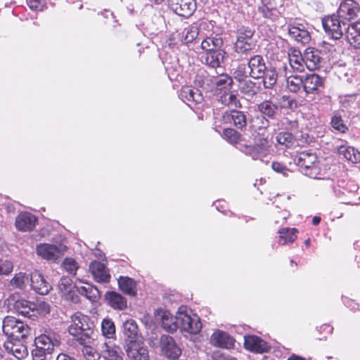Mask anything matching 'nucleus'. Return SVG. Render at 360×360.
<instances>
[{
	"label": "nucleus",
	"mask_w": 360,
	"mask_h": 360,
	"mask_svg": "<svg viewBox=\"0 0 360 360\" xmlns=\"http://www.w3.org/2000/svg\"><path fill=\"white\" fill-rule=\"evenodd\" d=\"M118 285L124 293L130 296L136 295V283L134 279L127 276H120L118 279Z\"/></svg>",
	"instance_id": "obj_36"
},
{
	"label": "nucleus",
	"mask_w": 360,
	"mask_h": 360,
	"mask_svg": "<svg viewBox=\"0 0 360 360\" xmlns=\"http://www.w3.org/2000/svg\"><path fill=\"white\" fill-rule=\"evenodd\" d=\"M244 345L246 349L258 353L268 352L270 348L266 342L255 335L245 337Z\"/></svg>",
	"instance_id": "obj_25"
},
{
	"label": "nucleus",
	"mask_w": 360,
	"mask_h": 360,
	"mask_svg": "<svg viewBox=\"0 0 360 360\" xmlns=\"http://www.w3.org/2000/svg\"><path fill=\"white\" fill-rule=\"evenodd\" d=\"M60 344V336L51 329H45L43 333L35 338L36 348L32 349V355L33 357H46V354H51L54 347Z\"/></svg>",
	"instance_id": "obj_3"
},
{
	"label": "nucleus",
	"mask_w": 360,
	"mask_h": 360,
	"mask_svg": "<svg viewBox=\"0 0 360 360\" xmlns=\"http://www.w3.org/2000/svg\"><path fill=\"white\" fill-rule=\"evenodd\" d=\"M223 45V40L221 37H209L203 39L201 42V49L205 52L213 51L221 49Z\"/></svg>",
	"instance_id": "obj_40"
},
{
	"label": "nucleus",
	"mask_w": 360,
	"mask_h": 360,
	"mask_svg": "<svg viewBox=\"0 0 360 360\" xmlns=\"http://www.w3.org/2000/svg\"><path fill=\"white\" fill-rule=\"evenodd\" d=\"M32 288L38 294L47 295L51 289V284L45 279L44 276L35 271L30 274Z\"/></svg>",
	"instance_id": "obj_19"
},
{
	"label": "nucleus",
	"mask_w": 360,
	"mask_h": 360,
	"mask_svg": "<svg viewBox=\"0 0 360 360\" xmlns=\"http://www.w3.org/2000/svg\"><path fill=\"white\" fill-rule=\"evenodd\" d=\"M237 148L240 151L243 153L245 155L251 157L253 160H263L262 155H261L255 145L252 146L242 143H239V146H237Z\"/></svg>",
	"instance_id": "obj_46"
},
{
	"label": "nucleus",
	"mask_w": 360,
	"mask_h": 360,
	"mask_svg": "<svg viewBox=\"0 0 360 360\" xmlns=\"http://www.w3.org/2000/svg\"><path fill=\"white\" fill-rule=\"evenodd\" d=\"M233 77L227 74H221L217 77H212V89L215 87L219 89L231 87L233 84Z\"/></svg>",
	"instance_id": "obj_43"
},
{
	"label": "nucleus",
	"mask_w": 360,
	"mask_h": 360,
	"mask_svg": "<svg viewBox=\"0 0 360 360\" xmlns=\"http://www.w3.org/2000/svg\"><path fill=\"white\" fill-rule=\"evenodd\" d=\"M13 266L12 261L6 259H0V275H9L13 271Z\"/></svg>",
	"instance_id": "obj_58"
},
{
	"label": "nucleus",
	"mask_w": 360,
	"mask_h": 360,
	"mask_svg": "<svg viewBox=\"0 0 360 360\" xmlns=\"http://www.w3.org/2000/svg\"><path fill=\"white\" fill-rule=\"evenodd\" d=\"M63 269L71 275H76L77 270L79 268V265L75 259L72 258H65L63 264Z\"/></svg>",
	"instance_id": "obj_57"
},
{
	"label": "nucleus",
	"mask_w": 360,
	"mask_h": 360,
	"mask_svg": "<svg viewBox=\"0 0 360 360\" xmlns=\"http://www.w3.org/2000/svg\"><path fill=\"white\" fill-rule=\"evenodd\" d=\"M337 152L352 163L360 162V152L354 147L341 145L337 147Z\"/></svg>",
	"instance_id": "obj_35"
},
{
	"label": "nucleus",
	"mask_w": 360,
	"mask_h": 360,
	"mask_svg": "<svg viewBox=\"0 0 360 360\" xmlns=\"http://www.w3.org/2000/svg\"><path fill=\"white\" fill-rule=\"evenodd\" d=\"M297 233L295 229L284 228L278 231L279 233V244L284 245L288 243H293L297 238L296 233Z\"/></svg>",
	"instance_id": "obj_45"
},
{
	"label": "nucleus",
	"mask_w": 360,
	"mask_h": 360,
	"mask_svg": "<svg viewBox=\"0 0 360 360\" xmlns=\"http://www.w3.org/2000/svg\"><path fill=\"white\" fill-rule=\"evenodd\" d=\"M257 9L259 13H260L264 18L274 19L276 17L274 15L276 8L273 4L260 5L258 6Z\"/></svg>",
	"instance_id": "obj_56"
},
{
	"label": "nucleus",
	"mask_w": 360,
	"mask_h": 360,
	"mask_svg": "<svg viewBox=\"0 0 360 360\" xmlns=\"http://www.w3.org/2000/svg\"><path fill=\"white\" fill-rule=\"evenodd\" d=\"M322 25L326 33L333 39L342 38L348 26L347 22L335 14L323 18Z\"/></svg>",
	"instance_id": "obj_6"
},
{
	"label": "nucleus",
	"mask_w": 360,
	"mask_h": 360,
	"mask_svg": "<svg viewBox=\"0 0 360 360\" xmlns=\"http://www.w3.org/2000/svg\"><path fill=\"white\" fill-rule=\"evenodd\" d=\"M195 84L205 89H212V77L205 75L203 72L198 73L195 77Z\"/></svg>",
	"instance_id": "obj_53"
},
{
	"label": "nucleus",
	"mask_w": 360,
	"mask_h": 360,
	"mask_svg": "<svg viewBox=\"0 0 360 360\" xmlns=\"http://www.w3.org/2000/svg\"><path fill=\"white\" fill-rule=\"evenodd\" d=\"M27 3L32 10H40L42 7L41 0H27Z\"/></svg>",
	"instance_id": "obj_64"
},
{
	"label": "nucleus",
	"mask_w": 360,
	"mask_h": 360,
	"mask_svg": "<svg viewBox=\"0 0 360 360\" xmlns=\"http://www.w3.org/2000/svg\"><path fill=\"white\" fill-rule=\"evenodd\" d=\"M66 250V247L63 245H56L48 243H42L37 246V253L42 258L56 261Z\"/></svg>",
	"instance_id": "obj_10"
},
{
	"label": "nucleus",
	"mask_w": 360,
	"mask_h": 360,
	"mask_svg": "<svg viewBox=\"0 0 360 360\" xmlns=\"http://www.w3.org/2000/svg\"><path fill=\"white\" fill-rule=\"evenodd\" d=\"M360 12V6L354 0H345L338 10V15L344 21H350L356 18Z\"/></svg>",
	"instance_id": "obj_13"
},
{
	"label": "nucleus",
	"mask_w": 360,
	"mask_h": 360,
	"mask_svg": "<svg viewBox=\"0 0 360 360\" xmlns=\"http://www.w3.org/2000/svg\"><path fill=\"white\" fill-rule=\"evenodd\" d=\"M72 280L68 277H63L58 283V289L63 294H67V298L70 299L73 302H77L78 298L74 296V292L71 290Z\"/></svg>",
	"instance_id": "obj_42"
},
{
	"label": "nucleus",
	"mask_w": 360,
	"mask_h": 360,
	"mask_svg": "<svg viewBox=\"0 0 360 360\" xmlns=\"http://www.w3.org/2000/svg\"><path fill=\"white\" fill-rule=\"evenodd\" d=\"M222 137L231 144H237V146H239V143H242L243 141L241 134L231 128L224 129Z\"/></svg>",
	"instance_id": "obj_47"
},
{
	"label": "nucleus",
	"mask_w": 360,
	"mask_h": 360,
	"mask_svg": "<svg viewBox=\"0 0 360 360\" xmlns=\"http://www.w3.org/2000/svg\"><path fill=\"white\" fill-rule=\"evenodd\" d=\"M29 280V276L25 273L20 272L16 274L11 280V285L19 289H23L26 283Z\"/></svg>",
	"instance_id": "obj_52"
},
{
	"label": "nucleus",
	"mask_w": 360,
	"mask_h": 360,
	"mask_svg": "<svg viewBox=\"0 0 360 360\" xmlns=\"http://www.w3.org/2000/svg\"><path fill=\"white\" fill-rule=\"evenodd\" d=\"M288 34L295 41L302 44H307L311 40L309 32L302 24H299L297 26L290 25L288 26Z\"/></svg>",
	"instance_id": "obj_28"
},
{
	"label": "nucleus",
	"mask_w": 360,
	"mask_h": 360,
	"mask_svg": "<svg viewBox=\"0 0 360 360\" xmlns=\"http://www.w3.org/2000/svg\"><path fill=\"white\" fill-rule=\"evenodd\" d=\"M303 56L308 69L314 70L321 66L323 58L319 50L309 47L304 51Z\"/></svg>",
	"instance_id": "obj_23"
},
{
	"label": "nucleus",
	"mask_w": 360,
	"mask_h": 360,
	"mask_svg": "<svg viewBox=\"0 0 360 360\" xmlns=\"http://www.w3.org/2000/svg\"><path fill=\"white\" fill-rule=\"evenodd\" d=\"M69 333L75 338L79 345L91 344L94 334L93 323L89 322V318L81 313L71 316V324L68 326Z\"/></svg>",
	"instance_id": "obj_1"
},
{
	"label": "nucleus",
	"mask_w": 360,
	"mask_h": 360,
	"mask_svg": "<svg viewBox=\"0 0 360 360\" xmlns=\"http://www.w3.org/2000/svg\"><path fill=\"white\" fill-rule=\"evenodd\" d=\"M180 96L182 99L194 103H200L203 101V96L200 91L191 86H184L181 89Z\"/></svg>",
	"instance_id": "obj_34"
},
{
	"label": "nucleus",
	"mask_w": 360,
	"mask_h": 360,
	"mask_svg": "<svg viewBox=\"0 0 360 360\" xmlns=\"http://www.w3.org/2000/svg\"><path fill=\"white\" fill-rule=\"evenodd\" d=\"M282 100L284 103L286 102V104L285 103V106L288 108L292 109L297 106L295 100L291 98L290 96H283Z\"/></svg>",
	"instance_id": "obj_63"
},
{
	"label": "nucleus",
	"mask_w": 360,
	"mask_h": 360,
	"mask_svg": "<svg viewBox=\"0 0 360 360\" xmlns=\"http://www.w3.org/2000/svg\"><path fill=\"white\" fill-rule=\"evenodd\" d=\"M179 311L174 316L168 311H164L161 315L162 327L168 332H175L179 327Z\"/></svg>",
	"instance_id": "obj_29"
},
{
	"label": "nucleus",
	"mask_w": 360,
	"mask_h": 360,
	"mask_svg": "<svg viewBox=\"0 0 360 360\" xmlns=\"http://www.w3.org/2000/svg\"><path fill=\"white\" fill-rule=\"evenodd\" d=\"M78 281L81 283H85L86 285L79 286L75 285V288H76L77 292L81 295L85 297L91 302H97L101 297V293L98 289L88 282H85L80 279H78Z\"/></svg>",
	"instance_id": "obj_26"
},
{
	"label": "nucleus",
	"mask_w": 360,
	"mask_h": 360,
	"mask_svg": "<svg viewBox=\"0 0 360 360\" xmlns=\"http://www.w3.org/2000/svg\"><path fill=\"white\" fill-rule=\"evenodd\" d=\"M210 343L216 347L230 349L234 347V340L226 333L214 331L210 337Z\"/></svg>",
	"instance_id": "obj_24"
},
{
	"label": "nucleus",
	"mask_w": 360,
	"mask_h": 360,
	"mask_svg": "<svg viewBox=\"0 0 360 360\" xmlns=\"http://www.w3.org/2000/svg\"><path fill=\"white\" fill-rule=\"evenodd\" d=\"M321 186L330 187L333 190L335 195L340 198L342 203L345 204H358L353 197H356V191L358 186L352 181L346 179H338L335 183L334 180L330 179H322Z\"/></svg>",
	"instance_id": "obj_2"
},
{
	"label": "nucleus",
	"mask_w": 360,
	"mask_h": 360,
	"mask_svg": "<svg viewBox=\"0 0 360 360\" xmlns=\"http://www.w3.org/2000/svg\"><path fill=\"white\" fill-rule=\"evenodd\" d=\"M124 347L131 360H148V351L141 341L124 343Z\"/></svg>",
	"instance_id": "obj_16"
},
{
	"label": "nucleus",
	"mask_w": 360,
	"mask_h": 360,
	"mask_svg": "<svg viewBox=\"0 0 360 360\" xmlns=\"http://www.w3.org/2000/svg\"><path fill=\"white\" fill-rule=\"evenodd\" d=\"M221 103L226 105L235 108H240L241 104L240 101L238 99L237 95L231 93L224 95L221 98Z\"/></svg>",
	"instance_id": "obj_54"
},
{
	"label": "nucleus",
	"mask_w": 360,
	"mask_h": 360,
	"mask_svg": "<svg viewBox=\"0 0 360 360\" xmlns=\"http://www.w3.org/2000/svg\"><path fill=\"white\" fill-rule=\"evenodd\" d=\"M35 304L36 308H34V311L36 310L39 314L45 315L50 312V306L47 302H38Z\"/></svg>",
	"instance_id": "obj_61"
},
{
	"label": "nucleus",
	"mask_w": 360,
	"mask_h": 360,
	"mask_svg": "<svg viewBox=\"0 0 360 360\" xmlns=\"http://www.w3.org/2000/svg\"><path fill=\"white\" fill-rule=\"evenodd\" d=\"M254 31L243 27L238 31L237 40L234 44L235 51L238 54L248 55L254 49L255 41L253 39Z\"/></svg>",
	"instance_id": "obj_7"
},
{
	"label": "nucleus",
	"mask_w": 360,
	"mask_h": 360,
	"mask_svg": "<svg viewBox=\"0 0 360 360\" xmlns=\"http://www.w3.org/2000/svg\"><path fill=\"white\" fill-rule=\"evenodd\" d=\"M248 69L250 72V77L254 79H259L263 77L265 70L268 68L265 60L261 55L250 56L248 62Z\"/></svg>",
	"instance_id": "obj_14"
},
{
	"label": "nucleus",
	"mask_w": 360,
	"mask_h": 360,
	"mask_svg": "<svg viewBox=\"0 0 360 360\" xmlns=\"http://www.w3.org/2000/svg\"><path fill=\"white\" fill-rule=\"evenodd\" d=\"M261 79H262L263 86L265 89H272L278 80V72L276 68L268 67Z\"/></svg>",
	"instance_id": "obj_39"
},
{
	"label": "nucleus",
	"mask_w": 360,
	"mask_h": 360,
	"mask_svg": "<svg viewBox=\"0 0 360 360\" xmlns=\"http://www.w3.org/2000/svg\"><path fill=\"white\" fill-rule=\"evenodd\" d=\"M181 40L184 44L193 42L199 34V29L195 25H191L185 27L181 33Z\"/></svg>",
	"instance_id": "obj_44"
},
{
	"label": "nucleus",
	"mask_w": 360,
	"mask_h": 360,
	"mask_svg": "<svg viewBox=\"0 0 360 360\" xmlns=\"http://www.w3.org/2000/svg\"><path fill=\"white\" fill-rule=\"evenodd\" d=\"M325 79L317 74H307L303 76V91L307 95L319 94L323 89Z\"/></svg>",
	"instance_id": "obj_11"
},
{
	"label": "nucleus",
	"mask_w": 360,
	"mask_h": 360,
	"mask_svg": "<svg viewBox=\"0 0 360 360\" xmlns=\"http://www.w3.org/2000/svg\"><path fill=\"white\" fill-rule=\"evenodd\" d=\"M105 299L112 309L124 310L127 307V301L121 294L115 291H108L105 294Z\"/></svg>",
	"instance_id": "obj_27"
},
{
	"label": "nucleus",
	"mask_w": 360,
	"mask_h": 360,
	"mask_svg": "<svg viewBox=\"0 0 360 360\" xmlns=\"http://www.w3.org/2000/svg\"><path fill=\"white\" fill-rule=\"evenodd\" d=\"M330 124L335 130L340 133H345L348 130V127L344 122L341 115L338 114H335L332 117Z\"/></svg>",
	"instance_id": "obj_50"
},
{
	"label": "nucleus",
	"mask_w": 360,
	"mask_h": 360,
	"mask_svg": "<svg viewBox=\"0 0 360 360\" xmlns=\"http://www.w3.org/2000/svg\"><path fill=\"white\" fill-rule=\"evenodd\" d=\"M276 138L278 143L283 145L286 148L292 147L297 142L295 137L289 132H281Z\"/></svg>",
	"instance_id": "obj_49"
},
{
	"label": "nucleus",
	"mask_w": 360,
	"mask_h": 360,
	"mask_svg": "<svg viewBox=\"0 0 360 360\" xmlns=\"http://www.w3.org/2000/svg\"><path fill=\"white\" fill-rule=\"evenodd\" d=\"M38 222L37 217L29 212H21L15 218L16 229L22 232L31 231Z\"/></svg>",
	"instance_id": "obj_15"
},
{
	"label": "nucleus",
	"mask_w": 360,
	"mask_h": 360,
	"mask_svg": "<svg viewBox=\"0 0 360 360\" xmlns=\"http://www.w3.org/2000/svg\"><path fill=\"white\" fill-rule=\"evenodd\" d=\"M99 349L106 360H123L119 347L104 342L99 345Z\"/></svg>",
	"instance_id": "obj_32"
},
{
	"label": "nucleus",
	"mask_w": 360,
	"mask_h": 360,
	"mask_svg": "<svg viewBox=\"0 0 360 360\" xmlns=\"http://www.w3.org/2000/svg\"><path fill=\"white\" fill-rule=\"evenodd\" d=\"M22 340H6L4 344L5 350L20 360L28 355V350Z\"/></svg>",
	"instance_id": "obj_21"
},
{
	"label": "nucleus",
	"mask_w": 360,
	"mask_h": 360,
	"mask_svg": "<svg viewBox=\"0 0 360 360\" xmlns=\"http://www.w3.org/2000/svg\"><path fill=\"white\" fill-rule=\"evenodd\" d=\"M302 173L312 179H320L319 177V175L320 174V167H319L317 162L309 168L302 170Z\"/></svg>",
	"instance_id": "obj_59"
},
{
	"label": "nucleus",
	"mask_w": 360,
	"mask_h": 360,
	"mask_svg": "<svg viewBox=\"0 0 360 360\" xmlns=\"http://www.w3.org/2000/svg\"><path fill=\"white\" fill-rule=\"evenodd\" d=\"M160 347L162 354L172 360L178 359L182 352L174 338L168 335H162L160 337Z\"/></svg>",
	"instance_id": "obj_8"
},
{
	"label": "nucleus",
	"mask_w": 360,
	"mask_h": 360,
	"mask_svg": "<svg viewBox=\"0 0 360 360\" xmlns=\"http://www.w3.org/2000/svg\"><path fill=\"white\" fill-rule=\"evenodd\" d=\"M91 344L82 345V353L86 360H98L101 357L99 352L90 346Z\"/></svg>",
	"instance_id": "obj_55"
},
{
	"label": "nucleus",
	"mask_w": 360,
	"mask_h": 360,
	"mask_svg": "<svg viewBox=\"0 0 360 360\" xmlns=\"http://www.w3.org/2000/svg\"><path fill=\"white\" fill-rule=\"evenodd\" d=\"M238 89L245 96L252 98L260 91L261 87L259 84L254 81L245 79L239 82Z\"/></svg>",
	"instance_id": "obj_30"
},
{
	"label": "nucleus",
	"mask_w": 360,
	"mask_h": 360,
	"mask_svg": "<svg viewBox=\"0 0 360 360\" xmlns=\"http://www.w3.org/2000/svg\"><path fill=\"white\" fill-rule=\"evenodd\" d=\"M223 119L224 122L233 124L240 130L245 129L248 124L247 113L238 110L226 111L223 115Z\"/></svg>",
	"instance_id": "obj_17"
},
{
	"label": "nucleus",
	"mask_w": 360,
	"mask_h": 360,
	"mask_svg": "<svg viewBox=\"0 0 360 360\" xmlns=\"http://www.w3.org/2000/svg\"><path fill=\"white\" fill-rule=\"evenodd\" d=\"M249 70L248 69V66L246 67L245 64L241 63L239 64L237 68L234 70L233 72V78L238 82H241L248 77H250Z\"/></svg>",
	"instance_id": "obj_51"
},
{
	"label": "nucleus",
	"mask_w": 360,
	"mask_h": 360,
	"mask_svg": "<svg viewBox=\"0 0 360 360\" xmlns=\"http://www.w3.org/2000/svg\"><path fill=\"white\" fill-rule=\"evenodd\" d=\"M89 271L97 283H108L110 281L108 269L103 263L94 261L89 265Z\"/></svg>",
	"instance_id": "obj_18"
},
{
	"label": "nucleus",
	"mask_w": 360,
	"mask_h": 360,
	"mask_svg": "<svg viewBox=\"0 0 360 360\" xmlns=\"http://www.w3.org/2000/svg\"><path fill=\"white\" fill-rule=\"evenodd\" d=\"M124 343L139 341V330L136 322L133 319L124 321L122 327Z\"/></svg>",
	"instance_id": "obj_20"
},
{
	"label": "nucleus",
	"mask_w": 360,
	"mask_h": 360,
	"mask_svg": "<svg viewBox=\"0 0 360 360\" xmlns=\"http://www.w3.org/2000/svg\"><path fill=\"white\" fill-rule=\"evenodd\" d=\"M14 308L19 314L30 317L33 315L36 304L25 300H18L15 302Z\"/></svg>",
	"instance_id": "obj_38"
},
{
	"label": "nucleus",
	"mask_w": 360,
	"mask_h": 360,
	"mask_svg": "<svg viewBox=\"0 0 360 360\" xmlns=\"http://www.w3.org/2000/svg\"><path fill=\"white\" fill-rule=\"evenodd\" d=\"M271 167L274 171L281 173L283 175H287L289 169L284 165L283 164L278 162H273L271 164Z\"/></svg>",
	"instance_id": "obj_62"
},
{
	"label": "nucleus",
	"mask_w": 360,
	"mask_h": 360,
	"mask_svg": "<svg viewBox=\"0 0 360 360\" xmlns=\"http://www.w3.org/2000/svg\"><path fill=\"white\" fill-rule=\"evenodd\" d=\"M257 109L262 115L256 118L257 120L259 121L262 124V125L259 127V129H266L269 125V122L264 115L270 118L274 117L278 112V106L271 101L266 100L258 104Z\"/></svg>",
	"instance_id": "obj_12"
},
{
	"label": "nucleus",
	"mask_w": 360,
	"mask_h": 360,
	"mask_svg": "<svg viewBox=\"0 0 360 360\" xmlns=\"http://www.w3.org/2000/svg\"><path fill=\"white\" fill-rule=\"evenodd\" d=\"M102 334L106 338H113L115 335V326L110 319H104L101 322Z\"/></svg>",
	"instance_id": "obj_48"
},
{
	"label": "nucleus",
	"mask_w": 360,
	"mask_h": 360,
	"mask_svg": "<svg viewBox=\"0 0 360 360\" xmlns=\"http://www.w3.org/2000/svg\"><path fill=\"white\" fill-rule=\"evenodd\" d=\"M287 88L292 93H297L303 89V75H291L287 76Z\"/></svg>",
	"instance_id": "obj_41"
},
{
	"label": "nucleus",
	"mask_w": 360,
	"mask_h": 360,
	"mask_svg": "<svg viewBox=\"0 0 360 360\" xmlns=\"http://www.w3.org/2000/svg\"><path fill=\"white\" fill-rule=\"evenodd\" d=\"M168 6L174 13L184 18L192 15L196 9L195 0H168Z\"/></svg>",
	"instance_id": "obj_9"
},
{
	"label": "nucleus",
	"mask_w": 360,
	"mask_h": 360,
	"mask_svg": "<svg viewBox=\"0 0 360 360\" xmlns=\"http://www.w3.org/2000/svg\"><path fill=\"white\" fill-rule=\"evenodd\" d=\"M289 63L290 68L297 72H303L307 67L304 56L296 50L289 54Z\"/></svg>",
	"instance_id": "obj_37"
},
{
	"label": "nucleus",
	"mask_w": 360,
	"mask_h": 360,
	"mask_svg": "<svg viewBox=\"0 0 360 360\" xmlns=\"http://www.w3.org/2000/svg\"><path fill=\"white\" fill-rule=\"evenodd\" d=\"M317 162V157L315 154L307 152H302L295 158V164L302 170L307 169Z\"/></svg>",
	"instance_id": "obj_33"
},
{
	"label": "nucleus",
	"mask_w": 360,
	"mask_h": 360,
	"mask_svg": "<svg viewBox=\"0 0 360 360\" xmlns=\"http://www.w3.org/2000/svg\"><path fill=\"white\" fill-rule=\"evenodd\" d=\"M179 329L181 331L195 335L202 329V323L199 316L193 314L192 310L185 306L179 308Z\"/></svg>",
	"instance_id": "obj_5"
},
{
	"label": "nucleus",
	"mask_w": 360,
	"mask_h": 360,
	"mask_svg": "<svg viewBox=\"0 0 360 360\" xmlns=\"http://www.w3.org/2000/svg\"><path fill=\"white\" fill-rule=\"evenodd\" d=\"M345 34L351 46L355 49H360V22L348 25Z\"/></svg>",
	"instance_id": "obj_31"
},
{
	"label": "nucleus",
	"mask_w": 360,
	"mask_h": 360,
	"mask_svg": "<svg viewBox=\"0 0 360 360\" xmlns=\"http://www.w3.org/2000/svg\"><path fill=\"white\" fill-rule=\"evenodd\" d=\"M2 330L7 340H22L29 335L30 328L22 321L7 316L3 320Z\"/></svg>",
	"instance_id": "obj_4"
},
{
	"label": "nucleus",
	"mask_w": 360,
	"mask_h": 360,
	"mask_svg": "<svg viewBox=\"0 0 360 360\" xmlns=\"http://www.w3.org/2000/svg\"><path fill=\"white\" fill-rule=\"evenodd\" d=\"M225 55L226 52L223 49H219L213 51L205 52L202 55V58L206 65L212 68H217L221 67L224 63Z\"/></svg>",
	"instance_id": "obj_22"
},
{
	"label": "nucleus",
	"mask_w": 360,
	"mask_h": 360,
	"mask_svg": "<svg viewBox=\"0 0 360 360\" xmlns=\"http://www.w3.org/2000/svg\"><path fill=\"white\" fill-rule=\"evenodd\" d=\"M258 150L263 158H264L269 152V141L266 139H260L255 144Z\"/></svg>",
	"instance_id": "obj_60"
}]
</instances>
